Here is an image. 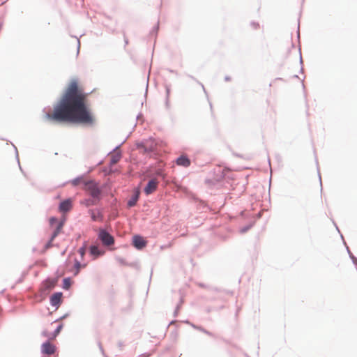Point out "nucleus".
Masks as SVG:
<instances>
[{"instance_id": "f257e3e1", "label": "nucleus", "mask_w": 357, "mask_h": 357, "mask_svg": "<svg viewBox=\"0 0 357 357\" xmlns=\"http://www.w3.org/2000/svg\"><path fill=\"white\" fill-rule=\"evenodd\" d=\"M44 119L50 122L69 123L93 126L96 118L87 104V93L72 80L52 112H47Z\"/></svg>"}, {"instance_id": "f03ea898", "label": "nucleus", "mask_w": 357, "mask_h": 357, "mask_svg": "<svg viewBox=\"0 0 357 357\" xmlns=\"http://www.w3.org/2000/svg\"><path fill=\"white\" fill-rule=\"evenodd\" d=\"M84 190L94 199H99L100 190L96 183L93 181H89L84 183Z\"/></svg>"}, {"instance_id": "7ed1b4c3", "label": "nucleus", "mask_w": 357, "mask_h": 357, "mask_svg": "<svg viewBox=\"0 0 357 357\" xmlns=\"http://www.w3.org/2000/svg\"><path fill=\"white\" fill-rule=\"evenodd\" d=\"M56 223L57 224L56 227L51 236L50 241L45 245L46 249L50 248L52 246V241L58 236V234L61 233L62 230L63 226V222H57V219L56 218H51L50 219V224L51 226H54V225Z\"/></svg>"}, {"instance_id": "20e7f679", "label": "nucleus", "mask_w": 357, "mask_h": 357, "mask_svg": "<svg viewBox=\"0 0 357 357\" xmlns=\"http://www.w3.org/2000/svg\"><path fill=\"white\" fill-rule=\"evenodd\" d=\"M98 238L101 241L105 246H110L114 245V237L103 229H100L98 231Z\"/></svg>"}, {"instance_id": "39448f33", "label": "nucleus", "mask_w": 357, "mask_h": 357, "mask_svg": "<svg viewBox=\"0 0 357 357\" xmlns=\"http://www.w3.org/2000/svg\"><path fill=\"white\" fill-rule=\"evenodd\" d=\"M158 183L157 178L151 179L144 190L146 195H149L154 192L158 188Z\"/></svg>"}, {"instance_id": "423d86ee", "label": "nucleus", "mask_w": 357, "mask_h": 357, "mask_svg": "<svg viewBox=\"0 0 357 357\" xmlns=\"http://www.w3.org/2000/svg\"><path fill=\"white\" fill-rule=\"evenodd\" d=\"M41 351L43 354L52 355L56 351V347L50 342H46L41 345Z\"/></svg>"}, {"instance_id": "0eeeda50", "label": "nucleus", "mask_w": 357, "mask_h": 357, "mask_svg": "<svg viewBox=\"0 0 357 357\" xmlns=\"http://www.w3.org/2000/svg\"><path fill=\"white\" fill-rule=\"evenodd\" d=\"M56 279L48 278L43 282L41 289L43 291H50L56 286Z\"/></svg>"}, {"instance_id": "6e6552de", "label": "nucleus", "mask_w": 357, "mask_h": 357, "mask_svg": "<svg viewBox=\"0 0 357 357\" xmlns=\"http://www.w3.org/2000/svg\"><path fill=\"white\" fill-rule=\"evenodd\" d=\"M133 245L137 249H142L146 245V241L140 236H135L132 238Z\"/></svg>"}, {"instance_id": "1a4fd4ad", "label": "nucleus", "mask_w": 357, "mask_h": 357, "mask_svg": "<svg viewBox=\"0 0 357 357\" xmlns=\"http://www.w3.org/2000/svg\"><path fill=\"white\" fill-rule=\"evenodd\" d=\"M89 213L91 215V219L93 221H102L103 215L100 210L91 209L89 211Z\"/></svg>"}, {"instance_id": "9d476101", "label": "nucleus", "mask_w": 357, "mask_h": 357, "mask_svg": "<svg viewBox=\"0 0 357 357\" xmlns=\"http://www.w3.org/2000/svg\"><path fill=\"white\" fill-rule=\"evenodd\" d=\"M177 165L183 166L185 167H188L190 165V159L184 155H181L176 159V161Z\"/></svg>"}, {"instance_id": "9b49d317", "label": "nucleus", "mask_w": 357, "mask_h": 357, "mask_svg": "<svg viewBox=\"0 0 357 357\" xmlns=\"http://www.w3.org/2000/svg\"><path fill=\"white\" fill-rule=\"evenodd\" d=\"M72 201L70 199L63 201L59 205V211L61 212L69 211L72 208Z\"/></svg>"}, {"instance_id": "f8f14e48", "label": "nucleus", "mask_w": 357, "mask_h": 357, "mask_svg": "<svg viewBox=\"0 0 357 357\" xmlns=\"http://www.w3.org/2000/svg\"><path fill=\"white\" fill-rule=\"evenodd\" d=\"M62 293H55L50 298V303L52 306L57 307L61 302Z\"/></svg>"}, {"instance_id": "ddd939ff", "label": "nucleus", "mask_w": 357, "mask_h": 357, "mask_svg": "<svg viewBox=\"0 0 357 357\" xmlns=\"http://www.w3.org/2000/svg\"><path fill=\"white\" fill-rule=\"evenodd\" d=\"M90 252L95 257V258H97L98 257L102 256L105 254V251L100 250L96 245L91 246Z\"/></svg>"}, {"instance_id": "4468645a", "label": "nucleus", "mask_w": 357, "mask_h": 357, "mask_svg": "<svg viewBox=\"0 0 357 357\" xmlns=\"http://www.w3.org/2000/svg\"><path fill=\"white\" fill-rule=\"evenodd\" d=\"M62 327V324L59 325L58 327L55 329L54 333L52 335H50L46 331H44L43 334L44 336L48 337L50 340H54L60 333Z\"/></svg>"}, {"instance_id": "2eb2a0df", "label": "nucleus", "mask_w": 357, "mask_h": 357, "mask_svg": "<svg viewBox=\"0 0 357 357\" xmlns=\"http://www.w3.org/2000/svg\"><path fill=\"white\" fill-rule=\"evenodd\" d=\"M98 200L99 199H94L92 197V199H88L82 202V204H84L86 206H90L92 205H96Z\"/></svg>"}, {"instance_id": "dca6fc26", "label": "nucleus", "mask_w": 357, "mask_h": 357, "mask_svg": "<svg viewBox=\"0 0 357 357\" xmlns=\"http://www.w3.org/2000/svg\"><path fill=\"white\" fill-rule=\"evenodd\" d=\"M120 159H121L120 153H115L112 154L111 156V161H110L111 165L116 164L119 161Z\"/></svg>"}, {"instance_id": "f3484780", "label": "nucleus", "mask_w": 357, "mask_h": 357, "mask_svg": "<svg viewBox=\"0 0 357 357\" xmlns=\"http://www.w3.org/2000/svg\"><path fill=\"white\" fill-rule=\"evenodd\" d=\"M85 182L86 181L83 179L82 177L76 178L73 179V181H71V183L74 186H77V185H79L81 184H83L84 185Z\"/></svg>"}, {"instance_id": "a211bd4d", "label": "nucleus", "mask_w": 357, "mask_h": 357, "mask_svg": "<svg viewBox=\"0 0 357 357\" xmlns=\"http://www.w3.org/2000/svg\"><path fill=\"white\" fill-rule=\"evenodd\" d=\"M138 197H139V192H137L136 195L134 196L131 199H130L128 201V206H130V207L134 206L137 202Z\"/></svg>"}, {"instance_id": "6ab92c4d", "label": "nucleus", "mask_w": 357, "mask_h": 357, "mask_svg": "<svg viewBox=\"0 0 357 357\" xmlns=\"http://www.w3.org/2000/svg\"><path fill=\"white\" fill-rule=\"evenodd\" d=\"M80 267H81L80 263L77 260H76L75 263V272L74 273L75 275L78 274V273L79 272Z\"/></svg>"}, {"instance_id": "aec40b11", "label": "nucleus", "mask_w": 357, "mask_h": 357, "mask_svg": "<svg viewBox=\"0 0 357 357\" xmlns=\"http://www.w3.org/2000/svg\"><path fill=\"white\" fill-rule=\"evenodd\" d=\"M86 248L84 247H82L78 250V252L81 255V257H83L85 255Z\"/></svg>"}, {"instance_id": "412c9836", "label": "nucleus", "mask_w": 357, "mask_h": 357, "mask_svg": "<svg viewBox=\"0 0 357 357\" xmlns=\"http://www.w3.org/2000/svg\"><path fill=\"white\" fill-rule=\"evenodd\" d=\"M64 288L65 289H68V287L70 286V280L68 278H65L64 280Z\"/></svg>"}]
</instances>
